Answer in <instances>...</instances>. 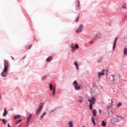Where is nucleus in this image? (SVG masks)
<instances>
[{
  "mask_svg": "<svg viewBox=\"0 0 127 127\" xmlns=\"http://www.w3.org/2000/svg\"><path fill=\"white\" fill-rule=\"evenodd\" d=\"M82 127H85V126H83Z\"/></svg>",
  "mask_w": 127,
  "mask_h": 127,
  "instance_id": "nucleus-37",
  "label": "nucleus"
},
{
  "mask_svg": "<svg viewBox=\"0 0 127 127\" xmlns=\"http://www.w3.org/2000/svg\"><path fill=\"white\" fill-rule=\"evenodd\" d=\"M2 123L4 124V125L6 124V121H5V120L4 119H2Z\"/></svg>",
  "mask_w": 127,
  "mask_h": 127,
  "instance_id": "nucleus-28",
  "label": "nucleus"
},
{
  "mask_svg": "<svg viewBox=\"0 0 127 127\" xmlns=\"http://www.w3.org/2000/svg\"><path fill=\"white\" fill-rule=\"evenodd\" d=\"M32 117V115H31V114H30L27 118V120L29 121H30V120H31V118Z\"/></svg>",
  "mask_w": 127,
  "mask_h": 127,
  "instance_id": "nucleus-21",
  "label": "nucleus"
},
{
  "mask_svg": "<svg viewBox=\"0 0 127 127\" xmlns=\"http://www.w3.org/2000/svg\"><path fill=\"white\" fill-rule=\"evenodd\" d=\"M89 43H90L91 44H92L93 43V41H90Z\"/></svg>",
  "mask_w": 127,
  "mask_h": 127,
  "instance_id": "nucleus-34",
  "label": "nucleus"
},
{
  "mask_svg": "<svg viewBox=\"0 0 127 127\" xmlns=\"http://www.w3.org/2000/svg\"><path fill=\"white\" fill-rule=\"evenodd\" d=\"M101 112H102V111L101 110V109H99V113L100 114H101Z\"/></svg>",
  "mask_w": 127,
  "mask_h": 127,
  "instance_id": "nucleus-33",
  "label": "nucleus"
},
{
  "mask_svg": "<svg viewBox=\"0 0 127 127\" xmlns=\"http://www.w3.org/2000/svg\"><path fill=\"white\" fill-rule=\"evenodd\" d=\"M46 115V112H44V113H43V114L40 116L41 120H42L43 119V117L45 116Z\"/></svg>",
  "mask_w": 127,
  "mask_h": 127,
  "instance_id": "nucleus-19",
  "label": "nucleus"
},
{
  "mask_svg": "<svg viewBox=\"0 0 127 127\" xmlns=\"http://www.w3.org/2000/svg\"><path fill=\"white\" fill-rule=\"evenodd\" d=\"M92 114H93L94 117H96L97 116V110H96V109H93L92 110Z\"/></svg>",
  "mask_w": 127,
  "mask_h": 127,
  "instance_id": "nucleus-13",
  "label": "nucleus"
},
{
  "mask_svg": "<svg viewBox=\"0 0 127 127\" xmlns=\"http://www.w3.org/2000/svg\"><path fill=\"white\" fill-rule=\"evenodd\" d=\"M25 59V56L22 58V59Z\"/></svg>",
  "mask_w": 127,
  "mask_h": 127,
  "instance_id": "nucleus-36",
  "label": "nucleus"
},
{
  "mask_svg": "<svg viewBox=\"0 0 127 127\" xmlns=\"http://www.w3.org/2000/svg\"><path fill=\"white\" fill-rule=\"evenodd\" d=\"M73 123L72 121H69L67 124L68 127H73Z\"/></svg>",
  "mask_w": 127,
  "mask_h": 127,
  "instance_id": "nucleus-11",
  "label": "nucleus"
},
{
  "mask_svg": "<svg viewBox=\"0 0 127 127\" xmlns=\"http://www.w3.org/2000/svg\"><path fill=\"white\" fill-rule=\"evenodd\" d=\"M43 108V103H41L40 105V106L39 107V108L36 111V115H38V114H39V113L41 112V111H42Z\"/></svg>",
  "mask_w": 127,
  "mask_h": 127,
  "instance_id": "nucleus-5",
  "label": "nucleus"
},
{
  "mask_svg": "<svg viewBox=\"0 0 127 127\" xmlns=\"http://www.w3.org/2000/svg\"><path fill=\"white\" fill-rule=\"evenodd\" d=\"M49 87L51 91H53L52 95L54 96V95H55V91H56L55 86H53V85H52V84H50L49 85Z\"/></svg>",
  "mask_w": 127,
  "mask_h": 127,
  "instance_id": "nucleus-7",
  "label": "nucleus"
},
{
  "mask_svg": "<svg viewBox=\"0 0 127 127\" xmlns=\"http://www.w3.org/2000/svg\"><path fill=\"white\" fill-rule=\"evenodd\" d=\"M9 66V64L8 62L6 60L4 61V69L3 71L1 73V76L2 77H6V75H7V70H8V67Z\"/></svg>",
  "mask_w": 127,
  "mask_h": 127,
  "instance_id": "nucleus-1",
  "label": "nucleus"
},
{
  "mask_svg": "<svg viewBox=\"0 0 127 127\" xmlns=\"http://www.w3.org/2000/svg\"><path fill=\"white\" fill-rule=\"evenodd\" d=\"M124 51V54H125V55H127V48H125Z\"/></svg>",
  "mask_w": 127,
  "mask_h": 127,
  "instance_id": "nucleus-22",
  "label": "nucleus"
},
{
  "mask_svg": "<svg viewBox=\"0 0 127 127\" xmlns=\"http://www.w3.org/2000/svg\"><path fill=\"white\" fill-rule=\"evenodd\" d=\"M105 72H106V75H108V70L103 69L102 72H98V78H101V76H104V75H105Z\"/></svg>",
  "mask_w": 127,
  "mask_h": 127,
  "instance_id": "nucleus-6",
  "label": "nucleus"
},
{
  "mask_svg": "<svg viewBox=\"0 0 127 127\" xmlns=\"http://www.w3.org/2000/svg\"><path fill=\"white\" fill-rule=\"evenodd\" d=\"M122 8H127V5L126 4L123 5Z\"/></svg>",
  "mask_w": 127,
  "mask_h": 127,
  "instance_id": "nucleus-30",
  "label": "nucleus"
},
{
  "mask_svg": "<svg viewBox=\"0 0 127 127\" xmlns=\"http://www.w3.org/2000/svg\"><path fill=\"white\" fill-rule=\"evenodd\" d=\"M20 118H21V116L19 115H17L14 116V119H15V120H16L17 119H20Z\"/></svg>",
  "mask_w": 127,
  "mask_h": 127,
  "instance_id": "nucleus-18",
  "label": "nucleus"
},
{
  "mask_svg": "<svg viewBox=\"0 0 127 127\" xmlns=\"http://www.w3.org/2000/svg\"><path fill=\"white\" fill-rule=\"evenodd\" d=\"M7 115V110L5 108L4 109V113L3 114V117H5V115Z\"/></svg>",
  "mask_w": 127,
  "mask_h": 127,
  "instance_id": "nucleus-15",
  "label": "nucleus"
},
{
  "mask_svg": "<svg viewBox=\"0 0 127 127\" xmlns=\"http://www.w3.org/2000/svg\"><path fill=\"white\" fill-rule=\"evenodd\" d=\"M74 65L75 66L77 70H79V64L77 62H74L73 63Z\"/></svg>",
  "mask_w": 127,
  "mask_h": 127,
  "instance_id": "nucleus-12",
  "label": "nucleus"
},
{
  "mask_svg": "<svg viewBox=\"0 0 127 127\" xmlns=\"http://www.w3.org/2000/svg\"><path fill=\"white\" fill-rule=\"evenodd\" d=\"M77 101L79 102V103H83V97L79 96L77 99Z\"/></svg>",
  "mask_w": 127,
  "mask_h": 127,
  "instance_id": "nucleus-14",
  "label": "nucleus"
},
{
  "mask_svg": "<svg viewBox=\"0 0 127 127\" xmlns=\"http://www.w3.org/2000/svg\"><path fill=\"white\" fill-rule=\"evenodd\" d=\"M20 122H21V120H18V121L15 123V125H18V124H19V123H20Z\"/></svg>",
  "mask_w": 127,
  "mask_h": 127,
  "instance_id": "nucleus-27",
  "label": "nucleus"
},
{
  "mask_svg": "<svg viewBox=\"0 0 127 127\" xmlns=\"http://www.w3.org/2000/svg\"><path fill=\"white\" fill-rule=\"evenodd\" d=\"M77 6H80V4H79V3H77Z\"/></svg>",
  "mask_w": 127,
  "mask_h": 127,
  "instance_id": "nucleus-35",
  "label": "nucleus"
},
{
  "mask_svg": "<svg viewBox=\"0 0 127 127\" xmlns=\"http://www.w3.org/2000/svg\"><path fill=\"white\" fill-rule=\"evenodd\" d=\"M46 75H44V76H43L42 80L44 81V80H45V79H46Z\"/></svg>",
  "mask_w": 127,
  "mask_h": 127,
  "instance_id": "nucleus-29",
  "label": "nucleus"
},
{
  "mask_svg": "<svg viewBox=\"0 0 127 127\" xmlns=\"http://www.w3.org/2000/svg\"><path fill=\"white\" fill-rule=\"evenodd\" d=\"M73 85L75 90H80L81 89V86L78 85V83H77V81H74L73 82Z\"/></svg>",
  "mask_w": 127,
  "mask_h": 127,
  "instance_id": "nucleus-4",
  "label": "nucleus"
},
{
  "mask_svg": "<svg viewBox=\"0 0 127 127\" xmlns=\"http://www.w3.org/2000/svg\"><path fill=\"white\" fill-rule=\"evenodd\" d=\"M26 49H30L31 48V45H28L26 47Z\"/></svg>",
  "mask_w": 127,
  "mask_h": 127,
  "instance_id": "nucleus-25",
  "label": "nucleus"
},
{
  "mask_svg": "<svg viewBox=\"0 0 127 127\" xmlns=\"http://www.w3.org/2000/svg\"><path fill=\"white\" fill-rule=\"evenodd\" d=\"M113 106V100H111V105L110 106H108L107 107V109H110L111 108V107H112Z\"/></svg>",
  "mask_w": 127,
  "mask_h": 127,
  "instance_id": "nucleus-24",
  "label": "nucleus"
},
{
  "mask_svg": "<svg viewBox=\"0 0 127 127\" xmlns=\"http://www.w3.org/2000/svg\"><path fill=\"white\" fill-rule=\"evenodd\" d=\"M122 118V117L117 115L116 118L111 120V122L113 124L114 123H119L120 120Z\"/></svg>",
  "mask_w": 127,
  "mask_h": 127,
  "instance_id": "nucleus-3",
  "label": "nucleus"
},
{
  "mask_svg": "<svg viewBox=\"0 0 127 127\" xmlns=\"http://www.w3.org/2000/svg\"><path fill=\"white\" fill-rule=\"evenodd\" d=\"M91 121L94 126H96V122H95V118L91 117Z\"/></svg>",
  "mask_w": 127,
  "mask_h": 127,
  "instance_id": "nucleus-16",
  "label": "nucleus"
},
{
  "mask_svg": "<svg viewBox=\"0 0 127 127\" xmlns=\"http://www.w3.org/2000/svg\"><path fill=\"white\" fill-rule=\"evenodd\" d=\"M51 60H52V57H49L47 59H46V61L47 62H50V61H51Z\"/></svg>",
  "mask_w": 127,
  "mask_h": 127,
  "instance_id": "nucleus-17",
  "label": "nucleus"
},
{
  "mask_svg": "<svg viewBox=\"0 0 127 127\" xmlns=\"http://www.w3.org/2000/svg\"><path fill=\"white\" fill-rule=\"evenodd\" d=\"M102 124L103 127H106V126H107V123L106 122H105V121H102Z\"/></svg>",
  "mask_w": 127,
  "mask_h": 127,
  "instance_id": "nucleus-20",
  "label": "nucleus"
},
{
  "mask_svg": "<svg viewBox=\"0 0 127 127\" xmlns=\"http://www.w3.org/2000/svg\"><path fill=\"white\" fill-rule=\"evenodd\" d=\"M117 41H118V38H116L115 40H114V42L113 44V51H114L115 49H116V46L117 45Z\"/></svg>",
  "mask_w": 127,
  "mask_h": 127,
  "instance_id": "nucleus-10",
  "label": "nucleus"
},
{
  "mask_svg": "<svg viewBox=\"0 0 127 127\" xmlns=\"http://www.w3.org/2000/svg\"><path fill=\"white\" fill-rule=\"evenodd\" d=\"M71 48H72L71 51L73 52L74 50H75V48H76V49H78L79 48V46L78 44L74 45V44H72L71 45Z\"/></svg>",
  "mask_w": 127,
  "mask_h": 127,
  "instance_id": "nucleus-8",
  "label": "nucleus"
},
{
  "mask_svg": "<svg viewBox=\"0 0 127 127\" xmlns=\"http://www.w3.org/2000/svg\"><path fill=\"white\" fill-rule=\"evenodd\" d=\"M122 106V103L121 102H119L117 104V107L119 108Z\"/></svg>",
  "mask_w": 127,
  "mask_h": 127,
  "instance_id": "nucleus-26",
  "label": "nucleus"
},
{
  "mask_svg": "<svg viewBox=\"0 0 127 127\" xmlns=\"http://www.w3.org/2000/svg\"><path fill=\"white\" fill-rule=\"evenodd\" d=\"M87 101L89 102V109L90 110H93V105H95L96 103V99L95 97H92L91 99H88Z\"/></svg>",
  "mask_w": 127,
  "mask_h": 127,
  "instance_id": "nucleus-2",
  "label": "nucleus"
},
{
  "mask_svg": "<svg viewBox=\"0 0 127 127\" xmlns=\"http://www.w3.org/2000/svg\"><path fill=\"white\" fill-rule=\"evenodd\" d=\"M97 62L98 63H101V62H102V59L98 60Z\"/></svg>",
  "mask_w": 127,
  "mask_h": 127,
  "instance_id": "nucleus-31",
  "label": "nucleus"
},
{
  "mask_svg": "<svg viewBox=\"0 0 127 127\" xmlns=\"http://www.w3.org/2000/svg\"><path fill=\"white\" fill-rule=\"evenodd\" d=\"M82 28H83V25H80L78 29H76L75 31L76 33H79V32H82Z\"/></svg>",
  "mask_w": 127,
  "mask_h": 127,
  "instance_id": "nucleus-9",
  "label": "nucleus"
},
{
  "mask_svg": "<svg viewBox=\"0 0 127 127\" xmlns=\"http://www.w3.org/2000/svg\"><path fill=\"white\" fill-rule=\"evenodd\" d=\"M78 20H79V17H77V18H76V19L75 20V22H78Z\"/></svg>",
  "mask_w": 127,
  "mask_h": 127,
  "instance_id": "nucleus-32",
  "label": "nucleus"
},
{
  "mask_svg": "<svg viewBox=\"0 0 127 127\" xmlns=\"http://www.w3.org/2000/svg\"><path fill=\"white\" fill-rule=\"evenodd\" d=\"M30 120H27V121H26V127H28V124H29V122H30Z\"/></svg>",
  "mask_w": 127,
  "mask_h": 127,
  "instance_id": "nucleus-23",
  "label": "nucleus"
}]
</instances>
